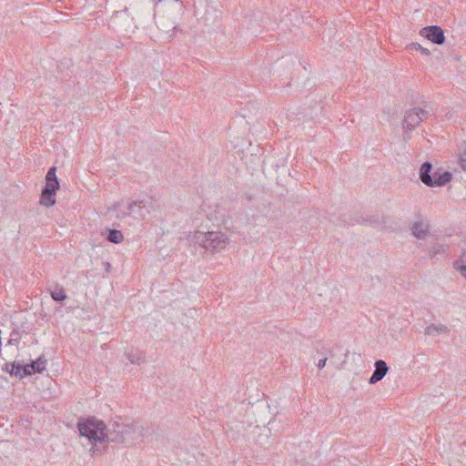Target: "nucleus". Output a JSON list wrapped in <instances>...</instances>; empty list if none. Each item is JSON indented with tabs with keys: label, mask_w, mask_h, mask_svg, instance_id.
Segmentation results:
<instances>
[{
	"label": "nucleus",
	"mask_w": 466,
	"mask_h": 466,
	"mask_svg": "<svg viewBox=\"0 0 466 466\" xmlns=\"http://www.w3.org/2000/svg\"><path fill=\"white\" fill-rule=\"evenodd\" d=\"M126 355L132 364L140 365L145 361V357L136 350H129Z\"/></svg>",
	"instance_id": "16"
},
{
	"label": "nucleus",
	"mask_w": 466,
	"mask_h": 466,
	"mask_svg": "<svg viewBox=\"0 0 466 466\" xmlns=\"http://www.w3.org/2000/svg\"><path fill=\"white\" fill-rule=\"evenodd\" d=\"M56 167H52L47 171V174L46 176V187H49L51 189L53 188H59V182L56 177Z\"/></svg>",
	"instance_id": "14"
},
{
	"label": "nucleus",
	"mask_w": 466,
	"mask_h": 466,
	"mask_svg": "<svg viewBox=\"0 0 466 466\" xmlns=\"http://www.w3.org/2000/svg\"><path fill=\"white\" fill-rule=\"evenodd\" d=\"M451 329L444 324H431L425 328V334L428 336H436L438 334H449Z\"/></svg>",
	"instance_id": "12"
},
{
	"label": "nucleus",
	"mask_w": 466,
	"mask_h": 466,
	"mask_svg": "<svg viewBox=\"0 0 466 466\" xmlns=\"http://www.w3.org/2000/svg\"><path fill=\"white\" fill-rule=\"evenodd\" d=\"M432 166L430 162H424L420 168V179L426 186H431V171Z\"/></svg>",
	"instance_id": "11"
},
{
	"label": "nucleus",
	"mask_w": 466,
	"mask_h": 466,
	"mask_svg": "<svg viewBox=\"0 0 466 466\" xmlns=\"http://www.w3.org/2000/svg\"><path fill=\"white\" fill-rule=\"evenodd\" d=\"M420 35L434 44L441 45L445 41L444 32L438 25L422 28Z\"/></svg>",
	"instance_id": "6"
},
{
	"label": "nucleus",
	"mask_w": 466,
	"mask_h": 466,
	"mask_svg": "<svg viewBox=\"0 0 466 466\" xmlns=\"http://www.w3.org/2000/svg\"><path fill=\"white\" fill-rule=\"evenodd\" d=\"M428 111L420 107H414L406 112L402 123V127L404 129V139L410 138L409 132L413 130L416 127H418L420 124V122L426 119L428 117Z\"/></svg>",
	"instance_id": "5"
},
{
	"label": "nucleus",
	"mask_w": 466,
	"mask_h": 466,
	"mask_svg": "<svg viewBox=\"0 0 466 466\" xmlns=\"http://www.w3.org/2000/svg\"><path fill=\"white\" fill-rule=\"evenodd\" d=\"M430 229V224L427 219L420 218L413 222L411 231L414 237L423 239L426 238Z\"/></svg>",
	"instance_id": "7"
},
{
	"label": "nucleus",
	"mask_w": 466,
	"mask_h": 466,
	"mask_svg": "<svg viewBox=\"0 0 466 466\" xmlns=\"http://www.w3.org/2000/svg\"><path fill=\"white\" fill-rule=\"evenodd\" d=\"M46 361L43 360L41 358L33 361L31 364L25 365V369H24V373L25 374H33L35 372H42L46 370Z\"/></svg>",
	"instance_id": "13"
},
{
	"label": "nucleus",
	"mask_w": 466,
	"mask_h": 466,
	"mask_svg": "<svg viewBox=\"0 0 466 466\" xmlns=\"http://www.w3.org/2000/svg\"><path fill=\"white\" fill-rule=\"evenodd\" d=\"M145 428L138 421H114L109 424L107 440L115 443L134 444L142 441Z\"/></svg>",
	"instance_id": "2"
},
{
	"label": "nucleus",
	"mask_w": 466,
	"mask_h": 466,
	"mask_svg": "<svg viewBox=\"0 0 466 466\" xmlns=\"http://www.w3.org/2000/svg\"><path fill=\"white\" fill-rule=\"evenodd\" d=\"M412 48L415 49V50H418V51H420L423 55L425 56H430L431 55V52L429 49L421 46L420 44L418 43H415V44H412L411 45Z\"/></svg>",
	"instance_id": "21"
},
{
	"label": "nucleus",
	"mask_w": 466,
	"mask_h": 466,
	"mask_svg": "<svg viewBox=\"0 0 466 466\" xmlns=\"http://www.w3.org/2000/svg\"><path fill=\"white\" fill-rule=\"evenodd\" d=\"M52 299L56 301H63L66 299V292L62 287H56L54 290L50 291Z\"/></svg>",
	"instance_id": "18"
},
{
	"label": "nucleus",
	"mask_w": 466,
	"mask_h": 466,
	"mask_svg": "<svg viewBox=\"0 0 466 466\" xmlns=\"http://www.w3.org/2000/svg\"><path fill=\"white\" fill-rule=\"evenodd\" d=\"M106 239L114 244H119L124 240V235L120 230L108 229Z\"/></svg>",
	"instance_id": "17"
},
{
	"label": "nucleus",
	"mask_w": 466,
	"mask_h": 466,
	"mask_svg": "<svg viewBox=\"0 0 466 466\" xmlns=\"http://www.w3.org/2000/svg\"><path fill=\"white\" fill-rule=\"evenodd\" d=\"M77 430L81 438L86 441L90 445L88 450L91 456H100L109 443L107 436L109 434V425L96 418L80 419L77 422Z\"/></svg>",
	"instance_id": "1"
},
{
	"label": "nucleus",
	"mask_w": 466,
	"mask_h": 466,
	"mask_svg": "<svg viewBox=\"0 0 466 466\" xmlns=\"http://www.w3.org/2000/svg\"><path fill=\"white\" fill-rule=\"evenodd\" d=\"M153 210L152 202L146 200H127L118 203L115 208L116 217L124 223L132 225V221H126L132 218L135 220H144Z\"/></svg>",
	"instance_id": "4"
},
{
	"label": "nucleus",
	"mask_w": 466,
	"mask_h": 466,
	"mask_svg": "<svg viewBox=\"0 0 466 466\" xmlns=\"http://www.w3.org/2000/svg\"><path fill=\"white\" fill-rule=\"evenodd\" d=\"M24 369H25V365L21 363L13 362L11 364H6V370L11 374H15L16 377L23 378L28 375L24 373Z\"/></svg>",
	"instance_id": "15"
},
{
	"label": "nucleus",
	"mask_w": 466,
	"mask_h": 466,
	"mask_svg": "<svg viewBox=\"0 0 466 466\" xmlns=\"http://www.w3.org/2000/svg\"><path fill=\"white\" fill-rule=\"evenodd\" d=\"M374 366L375 370L373 371L369 381L370 384H375L378 381L381 380L389 370V367L387 366L386 362L381 360H377Z\"/></svg>",
	"instance_id": "8"
},
{
	"label": "nucleus",
	"mask_w": 466,
	"mask_h": 466,
	"mask_svg": "<svg viewBox=\"0 0 466 466\" xmlns=\"http://www.w3.org/2000/svg\"><path fill=\"white\" fill-rule=\"evenodd\" d=\"M451 174L448 171L444 172H434L431 176V183L432 185L430 186L431 187H442L445 186L447 183H449L451 180Z\"/></svg>",
	"instance_id": "9"
},
{
	"label": "nucleus",
	"mask_w": 466,
	"mask_h": 466,
	"mask_svg": "<svg viewBox=\"0 0 466 466\" xmlns=\"http://www.w3.org/2000/svg\"><path fill=\"white\" fill-rule=\"evenodd\" d=\"M191 241L198 245L208 254H217L227 248L230 243L228 235L222 231H195L190 236Z\"/></svg>",
	"instance_id": "3"
},
{
	"label": "nucleus",
	"mask_w": 466,
	"mask_h": 466,
	"mask_svg": "<svg viewBox=\"0 0 466 466\" xmlns=\"http://www.w3.org/2000/svg\"><path fill=\"white\" fill-rule=\"evenodd\" d=\"M58 188H49L46 187L42 190L41 197H40V204L42 206H45L46 208H50L56 204V191Z\"/></svg>",
	"instance_id": "10"
},
{
	"label": "nucleus",
	"mask_w": 466,
	"mask_h": 466,
	"mask_svg": "<svg viewBox=\"0 0 466 466\" xmlns=\"http://www.w3.org/2000/svg\"><path fill=\"white\" fill-rule=\"evenodd\" d=\"M460 164L461 168L466 171V142H464V146L462 149L460 151Z\"/></svg>",
	"instance_id": "20"
},
{
	"label": "nucleus",
	"mask_w": 466,
	"mask_h": 466,
	"mask_svg": "<svg viewBox=\"0 0 466 466\" xmlns=\"http://www.w3.org/2000/svg\"><path fill=\"white\" fill-rule=\"evenodd\" d=\"M455 268L461 273V275L466 279V258H461L459 261L455 262Z\"/></svg>",
	"instance_id": "19"
},
{
	"label": "nucleus",
	"mask_w": 466,
	"mask_h": 466,
	"mask_svg": "<svg viewBox=\"0 0 466 466\" xmlns=\"http://www.w3.org/2000/svg\"><path fill=\"white\" fill-rule=\"evenodd\" d=\"M326 362H327V359L326 358L319 360L318 364H317L318 368L319 370L323 369L325 367V365H326Z\"/></svg>",
	"instance_id": "22"
}]
</instances>
